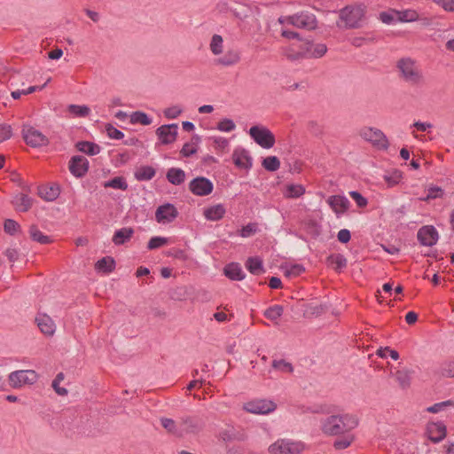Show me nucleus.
I'll list each match as a JSON object with an SVG mask.
<instances>
[{"mask_svg":"<svg viewBox=\"0 0 454 454\" xmlns=\"http://www.w3.org/2000/svg\"><path fill=\"white\" fill-rule=\"evenodd\" d=\"M357 426L358 419L349 413L333 414L320 420V430L326 436L349 433Z\"/></svg>","mask_w":454,"mask_h":454,"instance_id":"f257e3e1","label":"nucleus"},{"mask_svg":"<svg viewBox=\"0 0 454 454\" xmlns=\"http://www.w3.org/2000/svg\"><path fill=\"white\" fill-rule=\"evenodd\" d=\"M399 78L412 87H421L426 84V77L418 62L410 58H401L396 61Z\"/></svg>","mask_w":454,"mask_h":454,"instance_id":"f03ea898","label":"nucleus"},{"mask_svg":"<svg viewBox=\"0 0 454 454\" xmlns=\"http://www.w3.org/2000/svg\"><path fill=\"white\" fill-rule=\"evenodd\" d=\"M364 16V9L362 6L348 5L340 11V21L336 25L340 28H357Z\"/></svg>","mask_w":454,"mask_h":454,"instance_id":"7ed1b4c3","label":"nucleus"},{"mask_svg":"<svg viewBox=\"0 0 454 454\" xmlns=\"http://www.w3.org/2000/svg\"><path fill=\"white\" fill-rule=\"evenodd\" d=\"M305 449L303 442L291 439H278L269 446L270 454H301Z\"/></svg>","mask_w":454,"mask_h":454,"instance_id":"20e7f679","label":"nucleus"},{"mask_svg":"<svg viewBox=\"0 0 454 454\" xmlns=\"http://www.w3.org/2000/svg\"><path fill=\"white\" fill-rule=\"evenodd\" d=\"M21 135L26 144L33 148L47 146L50 144L45 135L29 124L22 126Z\"/></svg>","mask_w":454,"mask_h":454,"instance_id":"39448f33","label":"nucleus"},{"mask_svg":"<svg viewBox=\"0 0 454 454\" xmlns=\"http://www.w3.org/2000/svg\"><path fill=\"white\" fill-rule=\"evenodd\" d=\"M249 135L262 148L270 149L275 145V136L266 127L253 126L249 129Z\"/></svg>","mask_w":454,"mask_h":454,"instance_id":"423d86ee","label":"nucleus"},{"mask_svg":"<svg viewBox=\"0 0 454 454\" xmlns=\"http://www.w3.org/2000/svg\"><path fill=\"white\" fill-rule=\"evenodd\" d=\"M287 24L293 25L298 28L314 30L317 26V20L313 13L308 11H302L288 16Z\"/></svg>","mask_w":454,"mask_h":454,"instance_id":"0eeeda50","label":"nucleus"},{"mask_svg":"<svg viewBox=\"0 0 454 454\" xmlns=\"http://www.w3.org/2000/svg\"><path fill=\"white\" fill-rule=\"evenodd\" d=\"M9 382L12 387L20 388L24 385H32L38 379L37 373L33 370H20L9 374Z\"/></svg>","mask_w":454,"mask_h":454,"instance_id":"6e6552de","label":"nucleus"},{"mask_svg":"<svg viewBox=\"0 0 454 454\" xmlns=\"http://www.w3.org/2000/svg\"><path fill=\"white\" fill-rule=\"evenodd\" d=\"M360 136L380 149L386 150L388 148V140L385 134L379 129L364 127L360 130Z\"/></svg>","mask_w":454,"mask_h":454,"instance_id":"1a4fd4ad","label":"nucleus"},{"mask_svg":"<svg viewBox=\"0 0 454 454\" xmlns=\"http://www.w3.org/2000/svg\"><path fill=\"white\" fill-rule=\"evenodd\" d=\"M214 184L207 177L198 176L189 183V190L196 196H207L213 192Z\"/></svg>","mask_w":454,"mask_h":454,"instance_id":"9d476101","label":"nucleus"},{"mask_svg":"<svg viewBox=\"0 0 454 454\" xmlns=\"http://www.w3.org/2000/svg\"><path fill=\"white\" fill-rule=\"evenodd\" d=\"M417 239L422 246L433 247L438 241V231L433 225H424L419 229Z\"/></svg>","mask_w":454,"mask_h":454,"instance_id":"9b49d317","label":"nucleus"},{"mask_svg":"<svg viewBox=\"0 0 454 454\" xmlns=\"http://www.w3.org/2000/svg\"><path fill=\"white\" fill-rule=\"evenodd\" d=\"M277 405L269 400H255L244 405V410L253 414H267L273 411Z\"/></svg>","mask_w":454,"mask_h":454,"instance_id":"f8f14e48","label":"nucleus"},{"mask_svg":"<svg viewBox=\"0 0 454 454\" xmlns=\"http://www.w3.org/2000/svg\"><path fill=\"white\" fill-rule=\"evenodd\" d=\"M178 125L176 123L161 125L156 129V135L163 145H169L176 141Z\"/></svg>","mask_w":454,"mask_h":454,"instance_id":"ddd939ff","label":"nucleus"},{"mask_svg":"<svg viewBox=\"0 0 454 454\" xmlns=\"http://www.w3.org/2000/svg\"><path fill=\"white\" fill-rule=\"evenodd\" d=\"M178 215L176 207L170 203L160 206L155 212V219L158 223H171Z\"/></svg>","mask_w":454,"mask_h":454,"instance_id":"4468645a","label":"nucleus"},{"mask_svg":"<svg viewBox=\"0 0 454 454\" xmlns=\"http://www.w3.org/2000/svg\"><path fill=\"white\" fill-rule=\"evenodd\" d=\"M69 170L75 177H82L89 170V161L82 155L73 156L69 161Z\"/></svg>","mask_w":454,"mask_h":454,"instance_id":"2eb2a0df","label":"nucleus"},{"mask_svg":"<svg viewBox=\"0 0 454 454\" xmlns=\"http://www.w3.org/2000/svg\"><path fill=\"white\" fill-rule=\"evenodd\" d=\"M203 421L198 417L186 416L181 418L180 431H183V434H197L203 428Z\"/></svg>","mask_w":454,"mask_h":454,"instance_id":"dca6fc26","label":"nucleus"},{"mask_svg":"<svg viewBox=\"0 0 454 454\" xmlns=\"http://www.w3.org/2000/svg\"><path fill=\"white\" fill-rule=\"evenodd\" d=\"M234 164L240 168L248 169L253 165V159L249 154V152L244 148H237L234 150L232 154Z\"/></svg>","mask_w":454,"mask_h":454,"instance_id":"f3484780","label":"nucleus"},{"mask_svg":"<svg viewBox=\"0 0 454 454\" xmlns=\"http://www.w3.org/2000/svg\"><path fill=\"white\" fill-rule=\"evenodd\" d=\"M427 433L433 442H440L446 436V427L442 422H433L427 425Z\"/></svg>","mask_w":454,"mask_h":454,"instance_id":"a211bd4d","label":"nucleus"},{"mask_svg":"<svg viewBox=\"0 0 454 454\" xmlns=\"http://www.w3.org/2000/svg\"><path fill=\"white\" fill-rule=\"evenodd\" d=\"M35 322L40 331L48 336L53 335L56 330L53 320L46 314H38Z\"/></svg>","mask_w":454,"mask_h":454,"instance_id":"6ab92c4d","label":"nucleus"},{"mask_svg":"<svg viewBox=\"0 0 454 454\" xmlns=\"http://www.w3.org/2000/svg\"><path fill=\"white\" fill-rule=\"evenodd\" d=\"M241 59L240 51L236 49H229L224 55L215 59L217 65L231 67L237 65Z\"/></svg>","mask_w":454,"mask_h":454,"instance_id":"aec40b11","label":"nucleus"},{"mask_svg":"<svg viewBox=\"0 0 454 454\" xmlns=\"http://www.w3.org/2000/svg\"><path fill=\"white\" fill-rule=\"evenodd\" d=\"M327 203L337 215L344 213L349 207V200L340 195L330 196L327 199Z\"/></svg>","mask_w":454,"mask_h":454,"instance_id":"412c9836","label":"nucleus"},{"mask_svg":"<svg viewBox=\"0 0 454 454\" xmlns=\"http://www.w3.org/2000/svg\"><path fill=\"white\" fill-rule=\"evenodd\" d=\"M303 46L305 49L306 58H321L327 51V47L325 43L313 44L310 42H305L303 43Z\"/></svg>","mask_w":454,"mask_h":454,"instance_id":"4be33fe9","label":"nucleus"},{"mask_svg":"<svg viewBox=\"0 0 454 454\" xmlns=\"http://www.w3.org/2000/svg\"><path fill=\"white\" fill-rule=\"evenodd\" d=\"M34 200L24 193L16 194L12 203L17 211L27 212L33 206Z\"/></svg>","mask_w":454,"mask_h":454,"instance_id":"5701e85b","label":"nucleus"},{"mask_svg":"<svg viewBox=\"0 0 454 454\" xmlns=\"http://www.w3.org/2000/svg\"><path fill=\"white\" fill-rule=\"evenodd\" d=\"M224 275L231 279L239 281L245 278L246 274L242 270V268L238 262H231L224 267Z\"/></svg>","mask_w":454,"mask_h":454,"instance_id":"b1692460","label":"nucleus"},{"mask_svg":"<svg viewBox=\"0 0 454 454\" xmlns=\"http://www.w3.org/2000/svg\"><path fill=\"white\" fill-rule=\"evenodd\" d=\"M134 230L130 227H123L117 230L112 239L114 245L120 246L128 242L133 236Z\"/></svg>","mask_w":454,"mask_h":454,"instance_id":"393cba45","label":"nucleus"},{"mask_svg":"<svg viewBox=\"0 0 454 454\" xmlns=\"http://www.w3.org/2000/svg\"><path fill=\"white\" fill-rule=\"evenodd\" d=\"M219 437L224 442H232L235 440L244 441L246 439L244 434L237 432L231 426H228L226 428L223 429L219 433Z\"/></svg>","mask_w":454,"mask_h":454,"instance_id":"a878e982","label":"nucleus"},{"mask_svg":"<svg viewBox=\"0 0 454 454\" xmlns=\"http://www.w3.org/2000/svg\"><path fill=\"white\" fill-rule=\"evenodd\" d=\"M75 147L78 151L90 156H94L100 153V146L90 141H79L75 144Z\"/></svg>","mask_w":454,"mask_h":454,"instance_id":"bb28decb","label":"nucleus"},{"mask_svg":"<svg viewBox=\"0 0 454 454\" xmlns=\"http://www.w3.org/2000/svg\"><path fill=\"white\" fill-rule=\"evenodd\" d=\"M166 177L170 184L179 185L185 180V172L181 168H170L167 172Z\"/></svg>","mask_w":454,"mask_h":454,"instance_id":"cd10ccee","label":"nucleus"},{"mask_svg":"<svg viewBox=\"0 0 454 454\" xmlns=\"http://www.w3.org/2000/svg\"><path fill=\"white\" fill-rule=\"evenodd\" d=\"M225 208L222 204L212 206L204 211V215L207 220L218 221L223 217Z\"/></svg>","mask_w":454,"mask_h":454,"instance_id":"c85d7f7f","label":"nucleus"},{"mask_svg":"<svg viewBox=\"0 0 454 454\" xmlns=\"http://www.w3.org/2000/svg\"><path fill=\"white\" fill-rule=\"evenodd\" d=\"M95 269L103 273H110L115 269V261L111 256H105L95 264Z\"/></svg>","mask_w":454,"mask_h":454,"instance_id":"c756f323","label":"nucleus"},{"mask_svg":"<svg viewBox=\"0 0 454 454\" xmlns=\"http://www.w3.org/2000/svg\"><path fill=\"white\" fill-rule=\"evenodd\" d=\"M38 195L47 201H53L59 195V188L58 186H41L38 188Z\"/></svg>","mask_w":454,"mask_h":454,"instance_id":"7c9ffc66","label":"nucleus"},{"mask_svg":"<svg viewBox=\"0 0 454 454\" xmlns=\"http://www.w3.org/2000/svg\"><path fill=\"white\" fill-rule=\"evenodd\" d=\"M326 263L335 270L340 271L347 266V259L341 254H333L326 258Z\"/></svg>","mask_w":454,"mask_h":454,"instance_id":"2f4dec72","label":"nucleus"},{"mask_svg":"<svg viewBox=\"0 0 454 454\" xmlns=\"http://www.w3.org/2000/svg\"><path fill=\"white\" fill-rule=\"evenodd\" d=\"M155 174L156 171L153 167L141 166L135 171L134 176L137 181H149L153 178Z\"/></svg>","mask_w":454,"mask_h":454,"instance_id":"473e14b6","label":"nucleus"},{"mask_svg":"<svg viewBox=\"0 0 454 454\" xmlns=\"http://www.w3.org/2000/svg\"><path fill=\"white\" fill-rule=\"evenodd\" d=\"M246 268L254 275L264 272L262 261L259 257H249L246 262Z\"/></svg>","mask_w":454,"mask_h":454,"instance_id":"72a5a7b5","label":"nucleus"},{"mask_svg":"<svg viewBox=\"0 0 454 454\" xmlns=\"http://www.w3.org/2000/svg\"><path fill=\"white\" fill-rule=\"evenodd\" d=\"M340 438L336 439L333 442L335 450H344L351 445L355 441V435L351 432L339 435Z\"/></svg>","mask_w":454,"mask_h":454,"instance_id":"f704fd0d","label":"nucleus"},{"mask_svg":"<svg viewBox=\"0 0 454 454\" xmlns=\"http://www.w3.org/2000/svg\"><path fill=\"white\" fill-rule=\"evenodd\" d=\"M305 193V188L301 184H290L286 186L284 196L289 199L300 198Z\"/></svg>","mask_w":454,"mask_h":454,"instance_id":"c9c22d12","label":"nucleus"},{"mask_svg":"<svg viewBox=\"0 0 454 454\" xmlns=\"http://www.w3.org/2000/svg\"><path fill=\"white\" fill-rule=\"evenodd\" d=\"M411 373H412V371L408 370V369L398 370L395 372V379H396L399 386L403 389H406L410 387Z\"/></svg>","mask_w":454,"mask_h":454,"instance_id":"e433bc0d","label":"nucleus"},{"mask_svg":"<svg viewBox=\"0 0 454 454\" xmlns=\"http://www.w3.org/2000/svg\"><path fill=\"white\" fill-rule=\"evenodd\" d=\"M231 12L237 19L245 20L252 14L253 11L252 8L247 4H238L236 7L231 9Z\"/></svg>","mask_w":454,"mask_h":454,"instance_id":"4c0bfd02","label":"nucleus"},{"mask_svg":"<svg viewBox=\"0 0 454 454\" xmlns=\"http://www.w3.org/2000/svg\"><path fill=\"white\" fill-rule=\"evenodd\" d=\"M435 373L444 378H454V360L442 363Z\"/></svg>","mask_w":454,"mask_h":454,"instance_id":"58836bf2","label":"nucleus"},{"mask_svg":"<svg viewBox=\"0 0 454 454\" xmlns=\"http://www.w3.org/2000/svg\"><path fill=\"white\" fill-rule=\"evenodd\" d=\"M161 426L170 434L177 436L183 437V431H180V428L177 427L176 423L172 419L168 418H161L160 419Z\"/></svg>","mask_w":454,"mask_h":454,"instance_id":"ea45409f","label":"nucleus"},{"mask_svg":"<svg viewBox=\"0 0 454 454\" xmlns=\"http://www.w3.org/2000/svg\"><path fill=\"white\" fill-rule=\"evenodd\" d=\"M30 238L40 244H49L51 239L49 236L43 235L36 225L33 224L29 228Z\"/></svg>","mask_w":454,"mask_h":454,"instance_id":"a19ab883","label":"nucleus"},{"mask_svg":"<svg viewBox=\"0 0 454 454\" xmlns=\"http://www.w3.org/2000/svg\"><path fill=\"white\" fill-rule=\"evenodd\" d=\"M103 186L105 188H114L122 191H126L128 189V184L125 178L122 176L114 177L113 179L105 182L103 184Z\"/></svg>","mask_w":454,"mask_h":454,"instance_id":"79ce46f5","label":"nucleus"},{"mask_svg":"<svg viewBox=\"0 0 454 454\" xmlns=\"http://www.w3.org/2000/svg\"><path fill=\"white\" fill-rule=\"evenodd\" d=\"M209 48L213 55L218 56L223 52V40L220 35H214L211 38Z\"/></svg>","mask_w":454,"mask_h":454,"instance_id":"37998d69","label":"nucleus"},{"mask_svg":"<svg viewBox=\"0 0 454 454\" xmlns=\"http://www.w3.org/2000/svg\"><path fill=\"white\" fill-rule=\"evenodd\" d=\"M395 14L398 16L397 20L401 22H412L419 20L418 12L413 10L397 12H395Z\"/></svg>","mask_w":454,"mask_h":454,"instance_id":"c03bdc74","label":"nucleus"},{"mask_svg":"<svg viewBox=\"0 0 454 454\" xmlns=\"http://www.w3.org/2000/svg\"><path fill=\"white\" fill-rule=\"evenodd\" d=\"M131 123H140L142 125H150L152 119L144 112L137 111L130 115Z\"/></svg>","mask_w":454,"mask_h":454,"instance_id":"a18cd8bd","label":"nucleus"},{"mask_svg":"<svg viewBox=\"0 0 454 454\" xmlns=\"http://www.w3.org/2000/svg\"><path fill=\"white\" fill-rule=\"evenodd\" d=\"M283 311H284V309L281 305H274V306L268 308L265 310L264 316L268 319H270L271 321H275L282 316Z\"/></svg>","mask_w":454,"mask_h":454,"instance_id":"49530a36","label":"nucleus"},{"mask_svg":"<svg viewBox=\"0 0 454 454\" xmlns=\"http://www.w3.org/2000/svg\"><path fill=\"white\" fill-rule=\"evenodd\" d=\"M262 167L268 171H276L280 167V161L276 156H268L262 160Z\"/></svg>","mask_w":454,"mask_h":454,"instance_id":"de8ad7c7","label":"nucleus"},{"mask_svg":"<svg viewBox=\"0 0 454 454\" xmlns=\"http://www.w3.org/2000/svg\"><path fill=\"white\" fill-rule=\"evenodd\" d=\"M443 191L441 187L432 185L427 189V194L425 198H421L420 200L423 201H428L430 200L442 198L443 196Z\"/></svg>","mask_w":454,"mask_h":454,"instance_id":"09e8293b","label":"nucleus"},{"mask_svg":"<svg viewBox=\"0 0 454 454\" xmlns=\"http://www.w3.org/2000/svg\"><path fill=\"white\" fill-rule=\"evenodd\" d=\"M4 230L10 235H14L20 231V225L13 219H5L4 222Z\"/></svg>","mask_w":454,"mask_h":454,"instance_id":"8fccbe9b","label":"nucleus"},{"mask_svg":"<svg viewBox=\"0 0 454 454\" xmlns=\"http://www.w3.org/2000/svg\"><path fill=\"white\" fill-rule=\"evenodd\" d=\"M272 367L283 372H292L294 371L293 365L286 360H273Z\"/></svg>","mask_w":454,"mask_h":454,"instance_id":"3c124183","label":"nucleus"},{"mask_svg":"<svg viewBox=\"0 0 454 454\" xmlns=\"http://www.w3.org/2000/svg\"><path fill=\"white\" fill-rule=\"evenodd\" d=\"M68 108L70 113L80 117H85L90 112V108L86 106L70 105Z\"/></svg>","mask_w":454,"mask_h":454,"instance_id":"603ef678","label":"nucleus"},{"mask_svg":"<svg viewBox=\"0 0 454 454\" xmlns=\"http://www.w3.org/2000/svg\"><path fill=\"white\" fill-rule=\"evenodd\" d=\"M168 244V239L163 237H153L150 239L147 248L149 250H153L159 248L164 245Z\"/></svg>","mask_w":454,"mask_h":454,"instance_id":"864d4df0","label":"nucleus"},{"mask_svg":"<svg viewBox=\"0 0 454 454\" xmlns=\"http://www.w3.org/2000/svg\"><path fill=\"white\" fill-rule=\"evenodd\" d=\"M286 56L290 60H298L300 59L306 58L303 43L301 45L299 51H294L291 49L286 50Z\"/></svg>","mask_w":454,"mask_h":454,"instance_id":"5fc2aeb1","label":"nucleus"},{"mask_svg":"<svg viewBox=\"0 0 454 454\" xmlns=\"http://www.w3.org/2000/svg\"><path fill=\"white\" fill-rule=\"evenodd\" d=\"M235 128H236V125H235L234 121L232 120L227 119V118L222 120L217 124V129L220 131L230 132V131L234 130Z\"/></svg>","mask_w":454,"mask_h":454,"instance_id":"6e6d98bb","label":"nucleus"},{"mask_svg":"<svg viewBox=\"0 0 454 454\" xmlns=\"http://www.w3.org/2000/svg\"><path fill=\"white\" fill-rule=\"evenodd\" d=\"M448 406H454V401L452 400H447L444 402L434 403L432 406H429L427 411L431 413H437L441 411L443 408Z\"/></svg>","mask_w":454,"mask_h":454,"instance_id":"4d7b16f0","label":"nucleus"},{"mask_svg":"<svg viewBox=\"0 0 454 454\" xmlns=\"http://www.w3.org/2000/svg\"><path fill=\"white\" fill-rule=\"evenodd\" d=\"M183 110L178 106H173L170 107H168L164 110V116L168 119H176L181 114Z\"/></svg>","mask_w":454,"mask_h":454,"instance_id":"13d9d810","label":"nucleus"},{"mask_svg":"<svg viewBox=\"0 0 454 454\" xmlns=\"http://www.w3.org/2000/svg\"><path fill=\"white\" fill-rule=\"evenodd\" d=\"M106 131L107 133V136L110 137V138H113V139H121L123 137H124V133L119 129H117L116 128H114L113 125L111 124H107L106 126Z\"/></svg>","mask_w":454,"mask_h":454,"instance_id":"bf43d9fd","label":"nucleus"},{"mask_svg":"<svg viewBox=\"0 0 454 454\" xmlns=\"http://www.w3.org/2000/svg\"><path fill=\"white\" fill-rule=\"evenodd\" d=\"M12 136V127L8 124L0 125V143L11 138Z\"/></svg>","mask_w":454,"mask_h":454,"instance_id":"052dcab7","label":"nucleus"},{"mask_svg":"<svg viewBox=\"0 0 454 454\" xmlns=\"http://www.w3.org/2000/svg\"><path fill=\"white\" fill-rule=\"evenodd\" d=\"M350 197L356 201L359 207H364L367 205L368 201L360 192L356 191L349 192Z\"/></svg>","mask_w":454,"mask_h":454,"instance_id":"680f3d73","label":"nucleus"},{"mask_svg":"<svg viewBox=\"0 0 454 454\" xmlns=\"http://www.w3.org/2000/svg\"><path fill=\"white\" fill-rule=\"evenodd\" d=\"M433 2L444 11L454 12V0H433Z\"/></svg>","mask_w":454,"mask_h":454,"instance_id":"e2e57ef3","label":"nucleus"},{"mask_svg":"<svg viewBox=\"0 0 454 454\" xmlns=\"http://www.w3.org/2000/svg\"><path fill=\"white\" fill-rule=\"evenodd\" d=\"M257 231V227L255 223H248L247 225L242 227L239 231V235L243 238H248L254 235Z\"/></svg>","mask_w":454,"mask_h":454,"instance_id":"0e129e2a","label":"nucleus"},{"mask_svg":"<svg viewBox=\"0 0 454 454\" xmlns=\"http://www.w3.org/2000/svg\"><path fill=\"white\" fill-rule=\"evenodd\" d=\"M395 11L382 12L380 13V20L385 24H391L395 20Z\"/></svg>","mask_w":454,"mask_h":454,"instance_id":"69168bd1","label":"nucleus"},{"mask_svg":"<svg viewBox=\"0 0 454 454\" xmlns=\"http://www.w3.org/2000/svg\"><path fill=\"white\" fill-rule=\"evenodd\" d=\"M4 255L10 262H14L19 259L20 253L19 250L15 247H8L4 251Z\"/></svg>","mask_w":454,"mask_h":454,"instance_id":"338daca9","label":"nucleus"},{"mask_svg":"<svg viewBox=\"0 0 454 454\" xmlns=\"http://www.w3.org/2000/svg\"><path fill=\"white\" fill-rule=\"evenodd\" d=\"M196 153H197V148L195 146H192V145L189 143H185L180 151V153L184 157H189Z\"/></svg>","mask_w":454,"mask_h":454,"instance_id":"774afa93","label":"nucleus"}]
</instances>
